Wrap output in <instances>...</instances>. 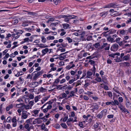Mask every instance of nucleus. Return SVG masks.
Here are the masks:
<instances>
[{
  "label": "nucleus",
  "mask_w": 131,
  "mask_h": 131,
  "mask_svg": "<svg viewBox=\"0 0 131 131\" xmlns=\"http://www.w3.org/2000/svg\"><path fill=\"white\" fill-rule=\"evenodd\" d=\"M93 73L91 72L90 71H88L86 73H87V76H86V78H90L91 77V76L93 74Z\"/></svg>",
  "instance_id": "nucleus-14"
},
{
  "label": "nucleus",
  "mask_w": 131,
  "mask_h": 131,
  "mask_svg": "<svg viewBox=\"0 0 131 131\" xmlns=\"http://www.w3.org/2000/svg\"><path fill=\"white\" fill-rule=\"evenodd\" d=\"M58 22H56V23H51V24L50 25V26L51 27H53V26H56V25L58 24Z\"/></svg>",
  "instance_id": "nucleus-45"
},
{
  "label": "nucleus",
  "mask_w": 131,
  "mask_h": 131,
  "mask_svg": "<svg viewBox=\"0 0 131 131\" xmlns=\"http://www.w3.org/2000/svg\"><path fill=\"white\" fill-rule=\"evenodd\" d=\"M75 92L73 91H70V93L69 95L68 96V98H70L71 97L73 96H74Z\"/></svg>",
  "instance_id": "nucleus-20"
},
{
  "label": "nucleus",
  "mask_w": 131,
  "mask_h": 131,
  "mask_svg": "<svg viewBox=\"0 0 131 131\" xmlns=\"http://www.w3.org/2000/svg\"><path fill=\"white\" fill-rule=\"evenodd\" d=\"M46 89L42 87H41L39 89V91L41 92H43L46 91Z\"/></svg>",
  "instance_id": "nucleus-31"
},
{
  "label": "nucleus",
  "mask_w": 131,
  "mask_h": 131,
  "mask_svg": "<svg viewBox=\"0 0 131 131\" xmlns=\"http://www.w3.org/2000/svg\"><path fill=\"white\" fill-rule=\"evenodd\" d=\"M77 17L76 16L72 15H62L60 16V18H64V21L67 23H69V19H76Z\"/></svg>",
  "instance_id": "nucleus-1"
},
{
  "label": "nucleus",
  "mask_w": 131,
  "mask_h": 131,
  "mask_svg": "<svg viewBox=\"0 0 131 131\" xmlns=\"http://www.w3.org/2000/svg\"><path fill=\"white\" fill-rule=\"evenodd\" d=\"M36 119V122L38 124H40L42 122V121L41 120V118H38Z\"/></svg>",
  "instance_id": "nucleus-23"
},
{
  "label": "nucleus",
  "mask_w": 131,
  "mask_h": 131,
  "mask_svg": "<svg viewBox=\"0 0 131 131\" xmlns=\"http://www.w3.org/2000/svg\"><path fill=\"white\" fill-rule=\"evenodd\" d=\"M34 72H36V73H37L39 75V76L40 75H42V73L43 72V70H41L40 71L38 72L37 71H35Z\"/></svg>",
  "instance_id": "nucleus-38"
},
{
  "label": "nucleus",
  "mask_w": 131,
  "mask_h": 131,
  "mask_svg": "<svg viewBox=\"0 0 131 131\" xmlns=\"http://www.w3.org/2000/svg\"><path fill=\"white\" fill-rule=\"evenodd\" d=\"M121 111H122V112L123 113H126V112H127L128 114H129V112L125 107L124 108H123Z\"/></svg>",
  "instance_id": "nucleus-17"
},
{
  "label": "nucleus",
  "mask_w": 131,
  "mask_h": 131,
  "mask_svg": "<svg viewBox=\"0 0 131 131\" xmlns=\"http://www.w3.org/2000/svg\"><path fill=\"white\" fill-rule=\"evenodd\" d=\"M74 78L75 79V80L79 79L80 77V75L78 74H76L75 75Z\"/></svg>",
  "instance_id": "nucleus-55"
},
{
  "label": "nucleus",
  "mask_w": 131,
  "mask_h": 131,
  "mask_svg": "<svg viewBox=\"0 0 131 131\" xmlns=\"http://www.w3.org/2000/svg\"><path fill=\"white\" fill-rule=\"evenodd\" d=\"M75 81V79L74 78L73 79L70 80L67 83V84H71Z\"/></svg>",
  "instance_id": "nucleus-37"
},
{
  "label": "nucleus",
  "mask_w": 131,
  "mask_h": 131,
  "mask_svg": "<svg viewBox=\"0 0 131 131\" xmlns=\"http://www.w3.org/2000/svg\"><path fill=\"white\" fill-rule=\"evenodd\" d=\"M35 73V75L33 77V79L34 80H36L37 79H38L39 76L37 73H36V72H34L33 73Z\"/></svg>",
  "instance_id": "nucleus-16"
},
{
  "label": "nucleus",
  "mask_w": 131,
  "mask_h": 131,
  "mask_svg": "<svg viewBox=\"0 0 131 131\" xmlns=\"http://www.w3.org/2000/svg\"><path fill=\"white\" fill-rule=\"evenodd\" d=\"M23 32V31L21 30H18L16 32L17 35H19V34H21Z\"/></svg>",
  "instance_id": "nucleus-48"
},
{
  "label": "nucleus",
  "mask_w": 131,
  "mask_h": 131,
  "mask_svg": "<svg viewBox=\"0 0 131 131\" xmlns=\"http://www.w3.org/2000/svg\"><path fill=\"white\" fill-rule=\"evenodd\" d=\"M60 51L61 52H63L65 51L66 49L64 48H63L62 47H60L57 49V51Z\"/></svg>",
  "instance_id": "nucleus-19"
},
{
  "label": "nucleus",
  "mask_w": 131,
  "mask_h": 131,
  "mask_svg": "<svg viewBox=\"0 0 131 131\" xmlns=\"http://www.w3.org/2000/svg\"><path fill=\"white\" fill-rule=\"evenodd\" d=\"M39 47L41 48L48 47V46L47 45H45L41 43L39 44Z\"/></svg>",
  "instance_id": "nucleus-22"
},
{
  "label": "nucleus",
  "mask_w": 131,
  "mask_h": 131,
  "mask_svg": "<svg viewBox=\"0 0 131 131\" xmlns=\"http://www.w3.org/2000/svg\"><path fill=\"white\" fill-rule=\"evenodd\" d=\"M60 125L61 126L64 128L66 129L67 127V126L65 123H61Z\"/></svg>",
  "instance_id": "nucleus-39"
},
{
  "label": "nucleus",
  "mask_w": 131,
  "mask_h": 131,
  "mask_svg": "<svg viewBox=\"0 0 131 131\" xmlns=\"http://www.w3.org/2000/svg\"><path fill=\"white\" fill-rule=\"evenodd\" d=\"M30 125L29 124L27 123L25 124L23 128L26 129L27 130L26 131H30Z\"/></svg>",
  "instance_id": "nucleus-9"
},
{
  "label": "nucleus",
  "mask_w": 131,
  "mask_h": 131,
  "mask_svg": "<svg viewBox=\"0 0 131 131\" xmlns=\"http://www.w3.org/2000/svg\"><path fill=\"white\" fill-rule=\"evenodd\" d=\"M118 107L120 108V110H121L123 108H124V107L123 105L121 104V103H119V105H118Z\"/></svg>",
  "instance_id": "nucleus-46"
},
{
  "label": "nucleus",
  "mask_w": 131,
  "mask_h": 131,
  "mask_svg": "<svg viewBox=\"0 0 131 131\" xmlns=\"http://www.w3.org/2000/svg\"><path fill=\"white\" fill-rule=\"evenodd\" d=\"M100 124L99 123L97 122L93 125L94 129L95 131H98L99 130L101 129L100 126H99Z\"/></svg>",
  "instance_id": "nucleus-4"
},
{
  "label": "nucleus",
  "mask_w": 131,
  "mask_h": 131,
  "mask_svg": "<svg viewBox=\"0 0 131 131\" xmlns=\"http://www.w3.org/2000/svg\"><path fill=\"white\" fill-rule=\"evenodd\" d=\"M66 81V79H63L60 81V83L61 84H62L65 82Z\"/></svg>",
  "instance_id": "nucleus-56"
},
{
  "label": "nucleus",
  "mask_w": 131,
  "mask_h": 131,
  "mask_svg": "<svg viewBox=\"0 0 131 131\" xmlns=\"http://www.w3.org/2000/svg\"><path fill=\"white\" fill-rule=\"evenodd\" d=\"M92 37L91 36H88L86 38V39L87 41H90L92 40Z\"/></svg>",
  "instance_id": "nucleus-41"
},
{
  "label": "nucleus",
  "mask_w": 131,
  "mask_h": 131,
  "mask_svg": "<svg viewBox=\"0 0 131 131\" xmlns=\"http://www.w3.org/2000/svg\"><path fill=\"white\" fill-rule=\"evenodd\" d=\"M17 122V120L16 119V117L15 116L13 117L12 120V122L13 123H16Z\"/></svg>",
  "instance_id": "nucleus-61"
},
{
  "label": "nucleus",
  "mask_w": 131,
  "mask_h": 131,
  "mask_svg": "<svg viewBox=\"0 0 131 131\" xmlns=\"http://www.w3.org/2000/svg\"><path fill=\"white\" fill-rule=\"evenodd\" d=\"M49 98V97H46L43 98L41 100V104H43L45 103L46 101H47L48 99Z\"/></svg>",
  "instance_id": "nucleus-18"
},
{
  "label": "nucleus",
  "mask_w": 131,
  "mask_h": 131,
  "mask_svg": "<svg viewBox=\"0 0 131 131\" xmlns=\"http://www.w3.org/2000/svg\"><path fill=\"white\" fill-rule=\"evenodd\" d=\"M41 41L43 43L46 42L47 41L46 39L43 36H42L41 37Z\"/></svg>",
  "instance_id": "nucleus-28"
},
{
  "label": "nucleus",
  "mask_w": 131,
  "mask_h": 131,
  "mask_svg": "<svg viewBox=\"0 0 131 131\" xmlns=\"http://www.w3.org/2000/svg\"><path fill=\"white\" fill-rule=\"evenodd\" d=\"M18 22V20L17 19H14V20L13 21V23H14V24H16Z\"/></svg>",
  "instance_id": "nucleus-64"
},
{
  "label": "nucleus",
  "mask_w": 131,
  "mask_h": 131,
  "mask_svg": "<svg viewBox=\"0 0 131 131\" xmlns=\"http://www.w3.org/2000/svg\"><path fill=\"white\" fill-rule=\"evenodd\" d=\"M118 45L116 44L115 43L111 47L110 50L111 51H116L118 49Z\"/></svg>",
  "instance_id": "nucleus-3"
},
{
  "label": "nucleus",
  "mask_w": 131,
  "mask_h": 131,
  "mask_svg": "<svg viewBox=\"0 0 131 131\" xmlns=\"http://www.w3.org/2000/svg\"><path fill=\"white\" fill-rule=\"evenodd\" d=\"M60 82L59 79L58 78L56 79L53 82V85H54V84H58L59 82Z\"/></svg>",
  "instance_id": "nucleus-40"
},
{
  "label": "nucleus",
  "mask_w": 131,
  "mask_h": 131,
  "mask_svg": "<svg viewBox=\"0 0 131 131\" xmlns=\"http://www.w3.org/2000/svg\"><path fill=\"white\" fill-rule=\"evenodd\" d=\"M28 97L31 99H33L34 97L33 93V94H29L28 95Z\"/></svg>",
  "instance_id": "nucleus-49"
},
{
  "label": "nucleus",
  "mask_w": 131,
  "mask_h": 131,
  "mask_svg": "<svg viewBox=\"0 0 131 131\" xmlns=\"http://www.w3.org/2000/svg\"><path fill=\"white\" fill-rule=\"evenodd\" d=\"M39 100V96H36L34 99V100L35 102H37Z\"/></svg>",
  "instance_id": "nucleus-63"
},
{
  "label": "nucleus",
  "mask_w": 131,
  "mask_h": 131,
  "mask_svg": "<svg viewBox=\"0 0 131 131\" xmlns=\"http://www.w3.org/2000/svg\"><path fill=\"white\" fill-rule=\"evenodd\" d=\"M91 107L92 108L91 110L93 112H94L95 110H97L99 108V106L96 104H94L92 105Z\"/></svg>",
  "instance_id": "nucleus-7"
},
{
  "label": "nucleus",
  "mask_w": 131,
  "mask_h": 131,
  "mask_svg": "<svg viewBox=\"0 0 131 131\" xmlns=\"http://www.w3.org/2000/svg\"><path fill=\"white\" fill-rule=\"evenodd\" d=\"M116 7V5L114 4L111 3L110 4H108L105 7H104L105 8H111V7H113L114 8H115Z\"/></svg>",
  "instance_id": "nucleus-8"
},
{
  "label": "nucleus",
  "mask_w": 131,
  "mask_h": 131,
  "mask_svg": "<svg viewBox=\"0 0 131 131\" xmlns=\"http://www.w3.org/2000/svg\"><path fill=\"white\" fill-rule=\"evenodd\" d=\"M28 114H27V111H23L22 113L21 117L23 119H26L28 117Z\"/></svg>",
  "instance_id": "nucleus-6"
},
{
  "label": "nucleus",
  "mask_w": 131,
  "mask_h": 131,
  "mask_svg": "<svg viewBox=\"0 0 131 131\" xmlns=\"http://www.w3.org/2000/svg\"><path fill=\"white\" fill-rule=\"evenodd\" d=\"M47 40H53L54 39V37L53 36H49L47 37Z\"/></svg>",
  "instance_id": "nucleus-32"
},
{
  "label": "nucleus",
  "mask_w": 131,
  "mask_h": 131,
  "mask_svg": "<svg viewBox=\"0 0 131 131\" xmlns=\"http://www.w3.org/2000/svg\"><path fill=\"white\" fill-rule=\"evenodd\" d=\"M113 105H119V102L117 100H114V101H113Z\"/></svg>",
  "instance_id": "nucleus-30"
},
{
  "label": "nucleus",
  "mask_w": 131,
  "mask_h": 131,
  "mask_svg": "<svg viewBox=\"0 0 131 131\" xmlns=\"http://www.w3.org/2000/svg\"><path fill=\"white\" fill-rule=\"evenodd\" d=\"M102 81L105 84H107V81L106 78H103V77H102Z\"/></svg>",
  "instance_id": "nucleus-35"
},
{
  "label": "nucleus",
  "mask_w": 131,
  "mask_h": 131,
  "mask_svg": "<svg viewBox=\"0 0 131 131\" xmlns=\"http://www.w3.org/2000/svg\"><path fill=\"white\" fill-rule=\"evenodd\" d=\"M113 101H112L111 102H108L106 103V104L107 105H109L111 104L113 105Z\"/></svg>",
  "instance_id": "nucleus-51"
},
{
  "label": "nucleus",
  "mask_w": 131,
  "mask_h": 131,
  "mask_svg": "<svg viewBox=\"0 0 131 131\" xmlns=\"http://www.w3.org/2000/svg\"><path fill=\"white\" fill-rule=\"evenodd\" d=\"M108 13V11L107 12H103L100 14V16L105 17L106 16Z\"/></svg>",
  "instance_id": "nucleus-10"
},
{
  "label": "nucleus",
  "mask_w": 131,
  "mask_h": 131,
  "mask_svg": "<svg viewBox=\"0 0 131 131\" xmlns=\"http://www.w3.org/2000/svg\"><path fill=\"white\" fill-rule=\"evenodd\" d=\"M61 95L62 96V97H60L61 99L66 98L67 96V94L65 93L62 94H61Z\"/></svg>",
  "instance_id": "nucleus-43"
},
{
  "label": "nucleus",
  "mask_w": 131,
  "mask_h": 131,
  "mask_svg": "<svg viewBox=\"0 0 131 131\" xmlns=\"http://www.w3.org/2000/svg\"><path fill=\"white\" fill-rule=\"evenodd\" d=\"M124 53H121L120 57L121 58H119L118 56L116 57L117 59H115V61L117 62H119L123 61V60L122 58L124 56Z\"/></svg>",
  "instance_id": "nucleus-5"
},
{
  "label": "nucleus",
  "mask_w": 131,
  "mask_h": 131,
  "mask_svg": "<svg viewBox=\"0 0 131 131\" xmlns=\"http://www.w3.org/2000/svg\"><path fill=\"white\" fill-rule=\"evenodd\" d=\"M125 105L127 108L131 107V103L130 102L125 103Z\"/></svg>",
  "instance_id": "nucleus-24"
},
{
  "label": "nucleus",
  "mask_w": 131,
  "mask_h": 131,
  "mask_svg": "<svg viewBox=\"0 0 131 131\" xmlns=\"http://www.w3.org/2000/svg\"><path fill=\"white\" fill-rule=\"evenodd\" d=\"M123 65L125 67H128L129 66L130 63L127 62H125L123 63Z\"/></svg>",
  "instance_id": "nucleus-47"
},
{
  "label": "nucleus",
  "mask_w": 131,
  "mask_h": 131,
  "mask_svg": "<svg viewBox=\"0 0 131 131\" xmlns=\"http://www.w3.org/2000/svg\"><path fill=\"white\" fill-rule=\"evenodd\" d=\"M32 79V76L30 74H29L27 76V79H30L31 80Z\"/></svg>",
  "instance_id": "nucleus-58"
},
{
  "label": "nucleus",
  "mask_w": 131,
  "mask_h": 131,
  "mask_svg": "<svg viewBox=\"0 0 131 131\" xmlns=\"http://www.w3.org/2000/svg\"><path fill=\"white\" fill-rule=\"evenodd\" d=\"M100 44L98 42L95 43L93 45V46L96 48H97L100 46Z\"/></svg>",
  "instance_id": "nucleus-34"
},
{
  "label": "nucleus",
  "mask_w": 131,
  "mask_h": 131,
  "mask_svg": "<svg viewBox=\"0 0 131 131\" xmlns=\"http://www.w3.org/2000/svg\"><path fill=\"white\" fill-rule=\"evenodd\" d=\"M107 111V110H106V109L102 111L100 113L101 114L102 116H103L106 115Z\"/></svg>",
  "instance_id": "nucleus-21"
},
{
  "label": "nucleus",
  "mask_w": 131,
  "mask_h": 131,
  "mask_svg": "<svg viewBox=\"0 0 131 131\" xmlns=\"http://www.w3.org/2000/svg\"><path fill=\"white\" fill-rule=\"evenodd\" d=\"M71 115H69V116L70 117H74L75 116V113L74 112H71Z\"/></svg>",
  "instance_id": "nucleus-57"
},
{
  "label": "nucleus",
  "mask_w": 131,
  "mask_h": 131,
  "mask_svg": "<svg viewBox=\"0 0 131 131\" xmlns=\"http://www.w3.org/2000/svg\"><path fill=\"white\" fill-rule=\"evenodd\" d=\"M21 106H18V107L21 110H23L25 108V106H24V105H21Z\"/></svg>",
  "instance_id": "nucleus-62"
},
{
  "label": "nucleus",
  "mask_w": 131,
  "mask_h": 131,
  "mask_svg": "<svg viewBox=\"0 0 131 131\" xmlns=\"http://www.w3.org/2000/svg\"><path fill=\"white\" fill-rule=\"evenodd\" d=\"M103 116L101 113H99L97 114V117L99 118H101Z\"/></svg>",
  "instance_id": "nucleus-59"
},
{
  "label": "nucleus",
  "mask_w": 131,
  "mask_h": 131,
  "mask_svg": "<svg viewBox=\"0 0 131 131\" xmlns=\"http://www.w3.org/2000/svg\"><path fill=\"white\" fill-rule=\"evenodd\" d=\"M118 100L119 102L120 103L122 102L123 101V99L122 97H120L118 98Z\"/></svg>",
  "instance_id": "nucleus-54"
},
{
  "label": "nucleus",
  "mask_w": 131,
  "mask_h": 131,
  "mask_svg": "<svg viewBox=\"0 0 131 131\" xmlns=\"http://www.w3.org/2000/svg\"><path fill=\"white\" fill-rule=\"evenodd\" d=\"M67 40L69 43H71L72 42V39L69 37H67L66 38Z\"/></svg>",
  "instance_id": "nucleus-52"
},
{
  "label": "nucleus",
  "mask_w": 131,
  "mask_h": 131,
  "mask_svg": "<svg viewBox=\"0 0 131 131\" xmlns=\"http://www.w3.org/2000/svg\"><path fill=\"white\" fill-rule=\"evenodd\" d=\"M67 84H65L62 87L60 88L61 89H64L66 90L67 89Z\"/></svg>",
  "instance_id": "nucleus-50"
},
{
  "label": "nucleus",
  "mask_w": 131,
  "mask_h": 131,
  "mask_svg": "<svg viewBox=\"0 0 131 131\" xmlns=\"http://www.w3.org/2000/svg\"><path fill=\"white\" fill-rule=\"evenodd\" d=\"M104 48L105 50H109L110 48V45L108 44L107 43H103V45L100 47L99 48L101 49Z\"/></svg>",
  "instance_id": "nucleus-2"
},
{
  "label": "nucleus",
  "mask_w": 131,
  "mask_h": 131,
  "mask_svg": "<svg viewBox=\"0 0 131 131\" xmlns=\"http://www.w3.org/2000/svg\"><path fill=\"white\" fill-rule=\"evenodd\" d=\"M113 90L116 93L118 94H120V93L118 91V88L116 87H115L114 88H113Z\"/></svg>",
  "instance_id": "nucleus-42"
},
{
  "label": "nucleus",
  "mask_w": 131,
  "mask_h": 131,
  "mask_svg": "<svg viewBox=\"0 0 131 131\" xmlns=\"http://www.w3.org/2000/svg\"><path fill=\"white\" fill-rule=\"evenodd\" d=\"M35 82L30 83L29 84V87L31 88H34V86H33V85H35Z\"/></svg>",
  "instance_id": "nucleus-53"
},
{
  "label": "nucleus",
  "mask_w": 131,
  "mask_h": 131,
  "mask_svg": "<svg viewBox=\"0 0 131 131\" xmlns=\"http://www.w3.org/2000/svg\"><path fill=\"white\" fill-rule=\"evenodd\" d=\"M22 26L23 27H25L28 26V24L27 22L25 21L22 24Z\"/></svg>",
  "instance_id": "nucleus-36"
},
{
  "label": "nucleus",
  "mask_w": 131,
  "mask_h": 131,
  "mask_svg": "<svg viewBox=\"0 0 131 131\" xmlns=\"http://www.w3.org/2000/svg\"><path fill=\"white\" fill-rule=\"evenodd\" d=\"M24 73L22 72H18L15 75V76L17 77H18L20 76L23 75Z\"/></svg>",
  "instance_id": "nucleus-26"
},
{
  "label": "nucleus",
  "mask_w": 131,
  "mask_h": 131,
  "mask_svg": "<svg viewBox=\"0 0 131 131\" xmlns=\"http://www.w3.org/2000/svg\"><path fill=\"white\" fill-rule=\"evenodd\" d=\"M13 105L12 104L9 105L6 108V110L7 111H9L10 108L13 107Z\"/></svg>",
  "instance_id": "nucleus-27"
},
{
  "label": "nucleus",
  "mask_w": 131,
  "mask_h": 131,
  "mask_svg": "<svg viewBox=\"0 0 131 131\" xmlns=\"http://www.w3.org/2000/svg\"><path fill=\"white\" fill-rule=\"evenodd\" d=\"M54 127L56 129H59L60 127V125L59 124H57L54 126Z\"/></svg>",
  "instance_id": "nucleus-44"
},
{
  "label": "nucleus",
  "mask_w": 131,
  "mask_h": 131,
  "mask_svg": "<svg viewBox=\"0 0 131 131\" xmlns=\"http://www.w3.org/2000/svg\"><path fill=\"white\" fill-rule=\"evenodd\" d=\"M75 66V65L74 64H73L71 66L70 65L67 66L66 68L67 69L69 70L71 68L74 67Z\"/></svg>",
  "instance_id": "nucleus-29"
},
{
  "label": "nucleus",
  "mask_w": 131,
  "mask_h": 131,
  "mask_svg": "<svg viewBox=\"0 0 131 131\" xmlns=\"http://www.w3.org/2000/svg\"><path fill=\"white\" fill-rule=\"evenodd\" d=\"M130 57V55L129 54H127L125 56L123 57V60L127 61L129 59Z\"/></svg>",
  "instance_id": "nucleus-13"
},
{
  "label": "nucleus",
  "mask_w": 131,
  "mask_h": 131,
  "mask_svg": "<svg viewBox=\"0 0 131 131\" xmlns=\"http://www.w3.org/2000/svg\"><path fill=\"white\" fill-rule=\"evenodd\" d=\"M39 110H34L32 111L35 115H38V114L39 112Z\"/></svg>",
  "instance_id": "nucleus-33"
},
{
  "label": "nucleus",
  "mask_w": 131,
  "mask_h": 131,
  "mask_svg": "<svg viewBox=\"0 0 131 131\" xmlns=\"http://www.w3.org/2000/svg\"><path fill=\"white\" fill-rule=\"evenodd\" d=\"M107 39L108 41H112L114 39L113 38L111 37H108L107 38Z\"/></svg>",
  "instance_id": "nucleus-60"
},
{
  "label": "nucleus",
  "mask_w": 131,
  "mask_h": 131,
  "mask_svg": "<svg viewBox=\"0 0 131 131\" xmlns=\"http://www.w3.org/2000/svg\"><path fill=\"white\" fill-rule=\"evenodd\" d=\"M63 27L64 29H69L70 28L69 25L67 24H62Z\"/></svg>",
  "instance_id": "nucleus-15"
},
{
  "label": "nucleus",
  "mask_w": 131,
  "mask_h": 131,
  "mask_svg": "<svg viewBox=\"0 0 131 131\" xmlns=\"http://www.w3.org/2000/svg\"><path fill=\"white\" fill-rule=\"evenodd\" d=\"M95 80L99 82H101L102 81V79L100 77H96Z\"/></svg>",
  "instance_id": "nucleus-25"
},
{
  "label": "nucleus",
  "mask_w": 131,
  "mask_h": 131,
  "mask_svg": "<svg viewBox=\"0 0 131 131\" xmlns=\"http://www.w3.org/2000/svg\"><path fill=\"white\" fill-rule=\"evenodd\" d=\"M49 51V49L48 48H46L42 51V52L43 54L42 56H43L47 53Z\"/></svg>",
  "instance_id": "nucleus-11"
},
{
  "label": "nucleus",
  "mask_w": 131,
  "mask_h": 131,
  "mask_svg": "<svg viewBox=\"0 0 131 131\" xmlns=\"http://www.w3.org/2000/svg\"><path fill=\"white\" fill-rule=\"evenodd\" d=\"M34 118H29V119L27 120L26 122L28 124H30L32 125V120L34 119Z\"/></svg>",
  "instance_id": "nucleus-12"
}]
</instances>
